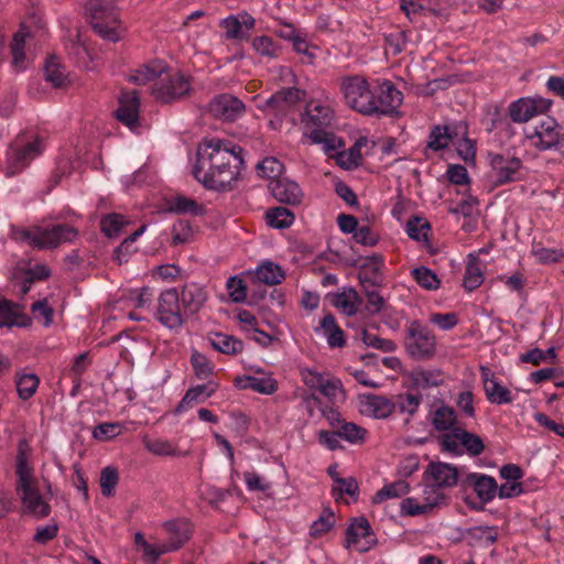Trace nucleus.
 I'll return each instance as SVG.
<instances>
[{"instance_id": "f257e3e1", "label": "nucleus", "mask_w": 564, "mask_h": 564, "mask_svg": "<svg viewBox=\"0 0 564 564\" xmlns=\"http://www.w3.org/2000/svg\"><path fill=\"white\" fill-rule=\"evenodd\" d=\"M242 154L243 149L229 140H204L197 149L193 175L206 189L232 191L243 167Z\"/></svg>"}, {"instance_id": "f03ea898", "label": "nucleus", "mask_w": 564, "mask_h": 564, "mask_svg": "<svg viewBox=\"0 0 564 564\" xmlns=\"http://www.w3.org/2000/svg\"><path fill=\"white\" fill-rule=\"evenodd\" d=\"M25 441L19 444V453L17 456V491L21 492V501L23 512L35 518H46L51 513V506L44 501L36 481L32 476V469L28 465V458L22 449Z\"/></svg>"}, {"instance_id": "7ed1b4c3", "label": "nucleus", "mask_w": 564, "mask_h": 564, "mask_svg": "<svg viewBox=\"0 0 564 564\" xmlns=\"http://www.w3.org/2000/svg\"><path fill=\"white\" fill-rule=\"evenodd\" d=\"M77 236V229L67 224L12 228L11 232L12 239L26 242L37 249H54L61 243L72 242Z\"/></svg>"}, {"instance_id": "20e7f679", "label": "nucleus", "mask_w": 564, "mask_h": 564, "mask_svg": "<svg viewBox=\"0 0 564 564\" xmlns=\"http://www.w3.org/2000/svg\"><path fill=\"white\" fill-rule=\"evenodd\" d=\"M85 13L94 31L104 40L118 42L119 15L112 0H87Z\"/></svg>"}, {"instance_id": "39448f33", "label": "nucleus", "mask_w": 564, "mask_h": 564, "mask_svg": "<svg viewBox=\"0 0 564 564\" xmlns=\"http://www.w3.org/2000/svg\"><path fill=\"white\" fill-rule=\"evenodd\" d=\"M404 348L415 360H429L436 352L435 337L419 321H413L405 330Z\"/></svg>"}, {"instance_id": "423d86ee", "label": "nucleus", "mask_w": 564, "mask_h": 564, "mask_svg": "<svg viewBox=\"0 0 564 564\" xmlns=\"http://www.w3.org/2000/svg\"><path fill=\"white\" fill-rule=\"evenodd\" d=\"M347 105L357 112L368 116L375 111V93L370 90L369 83L360 76H350L343 79L340 85Z\"/></svg>"}, {"instance_id": "0eeeda50", "label": "nucleus", "mask_w": 564, "mask_h": 564, "mask_svg": "<svg viewBox=\"0 0 564 564\" xmlns=\"http://www.w3.org/2000/svg\"><path fill=\"white\" fill-rule=\"evenodd\" d=\"M422 480L425 484L424 495L433 497L435 494H443L442 489L457 485L458 470L447 463L431 462L423 473Z\"/></svg>"}, {"instance_id": "6e6552de", "label": "nucleus", "mask_w": 564, "mask_h": 564, "mask_svg": "<svg viewBox=\"0 0 564 564\" xmlns=\"http://www.w3.org/2000/svg\"><path fill=\"white\" fill-rule=\"evenodd\" d=\"M43 151V141L35 137L32 141H25L21 135L10 145L8 155V174L13 175L26 167L32 160Z\"/></svg>"}, {"instance_id": "1a4fd4ad", "label": "nucleus", "mask_w": 564, "mask_h": 564, "mask_svg": "<svg viewBox=\"0 0 564 564\" xmlns=\"http://www.w3.org/2000/svg\"><path fill=\"white\" fill-rule=\"evenodd\" d=\"M155 316L164 327L172 330H177L185 324L186 317L181 310L176 289H167L160 294Z\"/></svg>"}, {"instance_id": "9d476101", "label": "nucleus", "mask_w": 564, "mask_h": 564, "mask_svg": "<svg viewBox=\"0 0 564 564\" xmlns=\"http://www.w3.org/2000/svg\"><path fill=\"white\" fill-rule=\"evenodd\" d=\"M191 82L181 73L169 74L155 83L152 95L162 104H172L191 94Z\"/></svg>"}, {"instance_id": "9b49d317", "label": "nucleus", "mask_w": 564, "mask_h": 564, "mask_svg": "<svg viewBox=\"0 0 564 564\" xmlns=\"http://www.w3.org/2000/svg\"><path fill=\"white\" fill-rule=\"evenodd\" d=\"M488 161L495 176L496 186L522 180L520 171L523 163L519 158L490 152L488 153Z\"/></svg>"}, {"instance_id": "f8f14e48", "label": "nucleus", "mask_w": 564, "mask_h": 564, "mask_svg": "<svg viewBox=\"0 0 564 564\" xmlns=\"http://www.w3.org/2000/svg\"><path fill=\"white\" fill-rule=\"evenodd\" d=\"M305 93L295 87L282 88L269 97L258 108L268 116H274L282 119L290 109L302 101Z\"/></svg>"}, {"instance_id": "ddd939ff", "label": "nucleus", "mask_w": 564, "mask_h": 564, "mask_svg": "<svg viewBox=\"0 0 564 564\" xmlns=\"http://www.w3.org/2000/svg\"><path fill=\"white\" fill-rule=\"evenodd\" d=\"M403 100V94L390 80H383L377 93H375V111H369L368 116H388L399 115V107Z\"/></svg>"}, {"instance_id": "4468645a", "label": "nucleus", "mask_w": 564, "mask_h": 564, "mask_svg": "<svg viewBox=\"0 0 564 564\" xmlns=\"http://www.w3.org/2000/svg\"><path fill=\"white\" fill-rule=\"evenodd\" d=\"M208 110L213 117L232 122L243 115L246 106L242 100L234 95L220 94L210 100Z\"/></svg>"}, {"instance_id": "2eb2a0df", "label": "nucleus", "mask_w": 564, "mask_h": 564, "mask_svg": "<svg viewBox=\"0 0 564 564\" xmlns=\"http://www.w3.org/2000/svg\"><path fill=\"white\" fill-rule=\"evenodd\" d=\"M550 106V100L520 98L510 104L509 117L513 122L523 123L529 121L533 116L544 112Z\"/></svg>"}, {"instance_id": "dca6fc26", "label": "nucleus", "mask_w": 564, "mask_h": 564, "mask_svg": "<svg viewBox=\"0 0 564 564\" xmlns=\"http://www.w3.org/2000/svg\"><path fill=\"white\" fill-rule=\"evenodd\" d=\"M140 98L137 90L121 91L116 118L130 129L139 126Z\"/></svg>"}, {"instance_id": "f3484780", "label": "nucleus", "mask_w": 564, "mask_h": 564, "mask_svg": "<svg viewBox=\"0 0 564 564\" xmlns=\"http://www.w3.org/2000/svg\"><path fill=\"white\" fill-rule=\"evenodd\" d=\"M269 189L278 202L292 206L300 205L304 196L299 184L288 177L270 181Z\"/></svg>"}, {"instance_id": "a211bd4d", "label": "nucleus", "mask_w": 564, "mask_h": 564, "mask_svg": "<svg viewBox=\"0 0 564 564\" xmlns=\"http://www.w3.org/2000/svg\"><path fill=\"white\" fill-rule=\"evenodd\" d=\"M163 527L167 534L164 543L170 552L181 549L192 536V524L186 519L169 520Z\"/></svg>"}, {"instance_id": "6ab92c4d", "label": "nucleus", "mask_w": 564, "mask_h": 564, "mask_svg": "<svg viewBox=\"0 0 564 564\" xmlns=\"http://www.w3.org/2000/svg\"><path fill=\"white\" fill-rule=\"evenodd\" d=\"M394 411L393 400L378 394H364L360 398V412L376 419H387Z\"/></svg>"}, {"instance_id": "aec40b11", "label": "nucleus", "mask_w": 564, "mask_h": 564, "mask_svg": "<svg viewBox=\"0 0 564 564\" xmlns=\"http://www.w3.org/2000/svg\"><path fill=\"white\" fill-rule=\"evenodd\" d=\"M207 300V292L204 286L191 282L182 288L180 302L184 308L185 316L194 315L200 311Z\"/></svg>"}, {"instance_id": "412c9836", "label": "nucleus", "mask_w": 564, "mask_h": 564, "mask_svg": "<svg viewBox=\"0 0 564 564\" xmlns=\"http://www.w3.org/2000/svg\"><path fill=\"white\" fill-rule=\"evenodd\" d=\"M558 128L556 121L549 117L535 127L534 134L530 138L538 137L539 143H536V147L540 150L545 151L556 148L564 140Z\"/></svg>"}, {"instance_id": "4be33fe9", "label": "nucleus", "mask_w": 564, "mask_h": 564, "mask_svg": "<svg viewBox=\"0 0 564 564\" xmlns=\"http://www.w3.org/2000/svg\"><path fill=\"white\" fill-rule=\"evenodd\" d=\"M447 496L445 494L424 495V502L419 503L414 498H405L401 502V513L406 516H419L427 513L433 510L434 507L445 505Z\"/></svg>"}, {"instance_id": "5701e85b", "label": "nucleus", "mask_w": 564, "mask_h": 564, "mask_svg": "<svg viewBox=\"0 0 564 564\" xmlns=\"http://www.w3.org/2000/svg\"><path fill=\"white\" fill-rule=\"evenodd\" d=\"M464 482L474 488L481 503L491 501L497 495L498 485L491 476L471 473L467 475Z\"/></svg>"}, {"instance_id": "b1692460", "label": "nucleus", "mask_w": 564, "mask_h": 564, "mask_svg": "<svg viewBox=\"0 0 564 564\" xmlns=\"http://www.w3.org/2000/svg\"><path fill=\"white\" fill-rule=\"evenodd\" d=\"M347 535V546L351 543L356 544L360 539H365L367 546L360 549L361 552H366L370 546L377 543L375 538V533L370 527L369 521L365 517H359L354 519L351 524L348 527L346 531Z\"/></svg>"}, {"instance_id": "393cba45", "label": "nucleus", "mask_w": 564, "mask_h": 564, "mask_svg": "<svg viewBox=\"0 0 564 564\" xmlns=\"http://www.w3.org/2000/svg\"><path fill=\"white\" fill-rule=\"evenodd\" d=\"M218 387L219 386L217 382L210 380L204 384L189 388L176 406L175 412L180 413L193 406L195 403L204 402L207 398L217 391Z\"/></svg>"}, {"instance_id": "a878e982", "label": "nucleus", "mask_w": 564, "mask_h": 564, "mask_svg": "<svg viewBox=\"0 0 564 564\" xmlns=\"http://www.w3.org/2000/svg\"><path fill=\"white\" fill-rule=\"evenodd\" d=\"M383 264L384 260L381 254H372L368 257L366 262L360 264V271L358 274L360 283H369L371 286L379 285Z\"/></svg>"}, {"instance_id": "bb28decb", "label": "nucleus", "mask_w": 564, "mask_h": 564, "mask_svg": "<svg viewBox=\"0 0 564 564\" xmlns=\"http://www.w3.org/2000/svg\"><path fill=\"white\" fill-rule=\"evenodd\" d=\"M235 384L239 389H250L262 394H273L278 390V382L271 377L257 378L252 376L237 377Z\"/></svg>"}, {"instance_id": "cd10ccee", "label": "nucleus", "mask_w": 564, "mask_h": 564, "mask_svg": "<svg viewBox=\"0 0 564 564\" xmlns=\"http://www.w3.org/2000/svg\"><path fill=\"white\" fill-rule=\"evenodd\" d=\"M484 282L481 261L479 257L469 253L463 279V286L468 292L478 289Z\"/></svg>"}, {"instance_id": "c85d7f7f", "label": "nucleus", "mask_w": 564, "mask_h": 564, "mask_svg": "<svg viewBox=\"0 0 564 564\" xmlns=\"http://www.w3.org/2000/svg\"><path fill=\"white\" fill-rule=\"evenodd\" d=\"M321 328L327 338V344L332 348H341L346 345V338L343 329L336 324L333 314L325 315L319 323Z\"/></svg>"}, {"instance_id": "c756f323", "label": "nucleus", "mask_w": 564, "mask_h": 564, "mask_svg": "<svg viewBox=\"0 0 564 564\" xmlns=\"http://www.w3.org/2000/svg\"><path fill=\"white\" fill-rule=\"evenodd\" d=\"M208 339L214 349L226 355L240 354L245 347L242 340L223 333H215Z\"/></svg>"}, {"instance_id": "7c9ffc66", "label": "nucleus", "mask_w": 564, "mask_h": 564, "mask_svg": "<svg viewBox=\"0 0 564 564\" xmlns=\"http://www.w3.org/2000/svg\"><path fill=\"white\" fill-rule=\"evenodd\" d=\"M169 210L178 215L189 214L194 216H202L205 214L206 208L195 199L178 195L169 202Z\"/></svg>"}, {"instance_id": "2f4dec72", "label": "nucleus", "mask_w": 564, "mask_h": 564, "mask_svg": "<svg viewBox=\"0 0 564 564\" xmlns=\"http://www.w3.org/2000/svg\"><path fill=\"white\" fill-rule=\"evenodd\" d=\"M295 215L283 206L272 207L265 212L267 224L276 229H285L292 226Z\"/></svg>"}, {"instance_id": "473e14b6", "label": "nucleus", "mask_w": 564, "mask_h": 564, "mask_svg": "<svg viewBox=\"0 0 564 564\" xmlns=\"http://www.w3.org/2000/svg\"><path fill=\"white\" fill-rule=\"evenodd\" d=\"M44 73L45 79L55 88H62L69 83L68 77L64 72V67L61 65L56 56L47 58L44 65Z\"/></svg>"}, {"instance_id": "72a5a7b5", "label": "nucleus", "mask_w": 564, "mask_h": 564, "mask_svg": "<svg viewBox=\"0 0 564 564\" xmlns=\"http://www.w3.org/2000/svg\"><path fill=\"white\" fill-rule=\"evenodd\" d=\"M254 278L258 282H262L267 285H275L284 280L285 274L280 265L265 262L257 269Z\"/></svg>"}, {"instance_id": "f704fd0d", "label": "nucleus", "mask_w": 564, "mask_h": 564, "mask_svg": "<svg viewBox=\"0 0 564 564\" xmlns=\"http://www.w3.org/2000/svg\"><path fill=\"white\" fill-rule=\"evenodd\" d=\"M455 436L458 437L459 444L464 446L466 452L471 456H478L485 449L484 442L477 434L456 427Z\"/></svg>"}, {"instance_id": "c9c22d12", "label": "nucleus", "mask_w": 564, "mask_h": 564, "mask_svg": "<svg viewBox=\"0 0 564 564\" xmlns=\"http://www.w3.org/2000/svg\"><path fill=\"white\" fill-rule=\"evenodd\" d=\"M486 399L492 404H508L512 402L511 392L499 380L491 381L485 389Z\"/></svg>"}, {"instance_id": "e433bc0d", "label": "nucleus", "mask_w": 564, "mask_h": 564, "mask_svg": "<svg viewBox=\"0 0 564 564\" xmlns=\"http://www.w3.org/2000/svg\"><path fill=\"white\" fill-rule=\"evenodd\" d=\"M410 491V485L406 481L399 480L381 488L372 498L373 503H380L390 498H398Z\"/></svg>"}, {"instance_id": "4c0bfd02", "label": "nucleus", "mask_w": 564, "mask_h": 564, "mask_svg": "<svg viewBox=\"0 0 564 564\" xmlns=\"http://www.w3.org/2000/svg\"><path fill=\"white\" fill-rule=\"evenodd\" d=\"M451 142V127L435 126L429 135L427 148L433 151H441L448 147Z\"/></svg>"}, {"instance_id": "58836bf2", "label": "nucleus", "mask_w": 564, "mask_h": 564, "mask_svg": "<svg viewBox=\"0 0 564 564\" xmlns=\"http://www.w3.org/2000/svg\"><path fill=\"white\" fill-rule=\"evenodd\" d=\"M129 221L120 214H109L101 218V231L109 238L117 237L121 229L128 225Z\"/></svg>"}, {"instance_id": "ea45409f", "label": "nucleus", "mask_w": 564, "mask_h": 564, "mask_svg": "<svg viewBox=\"0 0 564 564\" xmlns=\"http://www.w3.org/2000/svg\"><path fill=\"white\" fill-rule=\"evenodd\" d=\"M40 379L35 373L17 375V390L22 400H29L36 392Z\"/></svg>"}, {"instance_id": "a19ab883", "label": "nucleus", "mask_w": 564, "mask_h": 564, "mask_svg": "<svg viewBox=\"0 0 564 564\" xmlns=\"http://www.w3.org/2000/svg\"><path fill=\"white\" fill-rule=\"evenodd\" d=\"M440 371H430V370H414L409 377L412 381L413 387H437L442 384L443 380L440 378Z\"/></svg>"}, {"instance_id": "79ce46f5", "label": "nucleus", "mask_w": 564, "mask_h": 564, "mask_svg": "<svg viewBox=\"0 0 564 564\" xmlns=\"http://www.w3.org/2000/svg\"><path fill=\"white\" fill-rule=\"evenodd\" d=\"M354 300H359V296L356 290L350 289L349 294L344 292L333 294L330 302L335 307L341 308L348 316H352L357 313Z\"/></svg>"}, {"instance_id": "37998d69", "label": "nucleus", "mask_w": 564, "mask_h": 564, "mask_svg": "<svg viewBox=\"0 0 564 564\" xmlns=\"http://www.w3.org/2000/svg\"><path fill=\"white\" fill-rule=\"evenodd\" d=\"M412 276L416 283L425 290H437L441 281L436 273L426 267H419L412 270Z\"/></svg>"}, {"instance_id": "c03bdc74", "label": "nucleus", "mask_w": 564, "mask_h": 564, "mask_svg": "<svg viewBox=\"0 0 564 564\" xmlns=\"http://www.w3.org/2000/svg\"><path fill=\"white\" fill-rule=\"evenodd\" d=\"M257 170L261 176L273 181L281 178V174L284 171V165L276 158L269 156L257 164Z\"/></svg>"}, {"instance_id": "a18cd8bd", "label": "nucleus", "mask_w": 564, "mask_h": 564, "mask_svg": "<svg viewBox=\"0 0 564 564\" xmlns=\"http://www.w3.org/2000/svg\"><path fill=\"white\" fill-rule=\"evenodd\" d=\"M431 230L429 221L421 217L413 216L406 223V232L409 237L416 241H426L427 232Z\"/></svg>"}, {"instance_id": "49530a36", "label": "nucleus", "mask_w": 564, "mask_h": 564, "mask_svg": "<svg viewBox=\"0 0 564 564\" xmlns=\"http://www.w3.org/2000/svg\"><path fill=\"white\" fill-rule=\"evenodd\" d=\"M456 423V413L447 405L440 406L433 417V425L437 431H448Z\"/></svg>"}, {"instance_id": "de8ad7c7", "label": "nucleus", "mask_w": 564, "mask_h": 564, "mask_svg": "<svg viewBox=\"0 0 564 564\" xmlns=\"http://www.w3.org/2000/svg\"><path fill=\"white\" fill-rule=\"evenodd\" d=\"M335 523V514L329 508H325L323 513L315 520L310 530V534L313 538H319L327 533Z\"/></svg>"}, {"instance_id": "09e8293b", "label": "nucleus", "mask_w": 564, "mask_h": 564, "mask_svg": "<svg viewBox=\"0 0 564 564\" xmlns=\"http://www.w3.org/2000/svg\"><path fill=\"white\" fill-rule=\"evenodd\" d=\"M421 402L422 397L412 393L399 394L393 401L394 410H398L400 413H408L411 416L416 413Z\"/></svg>"}, {"instance_id": "8fccbe9b", "label": "nucleus", "mask_w": 564, "mask_h": 564, "mask_svg": "<svg viewBox=\"0 0 564 564\" xmlns=\"http://www.w3.org/2000/svg\"><path fill=\"white\" fill-rule=\"evenodd\" d=\"M338 436L349 443H361L365 441L367 431L352 422L344 421L336 430Z\"/></svg>"}, {"instance_id": "3c124183", "label": "nucleus", "mask_w": 564, "mask_h": 564, "mask_svg": "<svg viewBox=\"0 0 564 564\" xmlns=\"http://www.w3.org/2000/svg\"><path fill=\"white\" fill-rule=\"evenodd\" d=\"M119 476L118 470L112 466H107L100 471V489L105 497H111L115 494V488L118 485Z\"/></svg>"}, {"instance_id": "603ef678", "label": "nucleus", "mask_w": 564, "mask_h": 564, "mask_svg": "<svg viewBox=\"0 0 564 564\" xmlns=\"http://www.w3.org/2000/svg\"><path fill=\"white\" fill-rule=\"evenodd\" d=\"M361 340L368 346L381 350L383 352H392L397 349V345L391 339L381 338L367 329L361 330Z\"/></svg>"}, {"instance_id": "864d4df0", "label": "nucleus", "mask_w": 564, "mask_h": 564, "mask_svg": "<svg viewBox=\"0 0 564 564\" xmlns=\"http://www.w3.org/2000/svg\"><path fill=\"white\" fill-rule=\"evenodd\" d=\"M163 73V67H152L150 65H143L135 69L132 75L128 77V80L135 85H145L149 82L156 79Z\"/></svg>"}, {"instance_id": "5fc2aeb1", "label": "nucleus", "mask_w": 564, "mask_h": 564, "mask_svg": "<svg viewBox=\"0 0 564 564\" xmlns=\"http://www.w3.org/2000/svg\"><path fill=\"white\" fill-rule=\"evenodd\" d=\"M191 364L193 366L195 376L198 379H207L213 373V365L209 362L205 355L198 352L197 350L193 351L191 356Z\"/></svg>"}, {"instance_id": "6e6d98bb", "label": "nucleus", "mask_w": 564, "mask_h": 564, "mask_svg": "<svg viewBox=\"0 0 564 564\" xmlns=\"http://www.w3.org/2000/svg\"><path fill=\"white\" fill-rule=\"evenodd\" d=\"M26 34L23 29H20L12 39L10 44V52L12 54V63L14 66H20L25 59L24 46Z\"/></svg>"}, {"instance_id": "4d7b16f0", "label": "nucleus", "mask_w": 564, "mask_h": 564, "mask_svg": "<svg viewBox=\"0 0 564 564\" xmlns=\"http://www.w3.org/2000/svg\"><path fill=\"white\" fill-rule=\"evenodd\" d=\"M307 123L312 124L314 129L310 133V139L315 144H322L327 141V138L330 135L327 133L322 127L326 123L325 119L322 120L318 116L310 115L307 117Z\"/></svg>"}, {"instance_id": "13d9d810", "label": "nucleus", "mask_w": 564, "mask_h": 564, "mask_svg": "<svg viewBox=\"0 0 564 564\" xmlns=\"http://www.w3.org/2000/svg\"><path fill=\"white\" fill-rule=\"evenodd\" d=\"M229 295L235 303H242L247 299V288L243 280L230 276L227 281Z\"/></svg>"}, {"instance_id": "bf43d9fd", "label": "nucleus", "mask_w": 564, "mask_h": 564, "mask_svg": "<svg viewBox=\"0 0 564 564\" xmlns=\"http://www.w3.org/2000/svg\"><path fill=\"white\" fill-rule=\"evenodd\" d=\"M362 162V155L358 147H351L348 151L338 154V164L347 170L357 167Z\"/></svg>"}, {"instance_id": "052dcab7", "label": "nucleus", "mask_w": 564, "mask_h": 564, "mask_svg": "<svg viewBox=\"0 0 564 564\" xmlns=\"http://www.w3.org/2000/svg\"><path fill=\"white\" fill-rule=\"evenodd\" d=\"M120 429L119 423H101L94 429L93 436L98 441L110 440L120 434Z\"/></svg>"}, {"instance_id": "680f3d73", "label": "nucleus", "mask_w": 564, "mask_h": 564, "mask_svg": "<svg viewBox=\"0 0 564 564\" xmlns=\"http://www.w3.org/2000/svg\"><path fill=\"white\" fill-rule=\"evenodd\" d=\"M221 28L226 30L227 39H245V35L241 31L242 23L235 15L227 17L220 22Z\"/></svg>"}, {"instance_id": "e2e57ef3", "label": "nucleus", "mask_w": 564, "mask_h": 564, "mask_svg": "<svg viewBox=\"0 0 564 564\" xmlns=\"http://www.w3.org/2000/svg\"><path fill=\"white\" fill-rule=\"evenodd\" d=\"M448 181L455 185H466L470 183L467 169L460 164H451L447 169Z\"/></svg>"}, {"instance_id": "0e129e2a", "label": "nucleus", "mask_w": 564, "mask_h": 564, "mask_svg": "<svg viewBox=\"0 0 564 564\" xmlns=\"http://www.w3.org/2000/svg\"><path fill=\"white\" fill-rule=\"evenodd\" d=\"M335 482L337 484V486L333 488V492L335 494V491H338V496L346 494L351 497H355L359 491L358 484L354 477H336Z\"/></svg>"}, {"instance_id": "69168bd1", "label": "nucleus", "mask_w": 564, "mask_h": 564, "mask_svg": "<svg viewBox=\"0 0 564 564\" xmlns=\"http://www.w3.org/2000/svg\"><path fill=\"white\" fill-rule=\"evenodd\" d=\"M533 254L541 263L558 262L564 258V253L557 249L534 248Z\"/></svg>"}, {"instance_id": "338daca9", "label": "nucleus", "mask_w": 564, "mask_h": 564, "mask_svg": "<svg viewBox=\"0 0 564 564\" xmlns=\"http://www.w3.org/2000/svg\"><path fill=\"white\" fill-rule=\"evenodd\" d=\"M145 448L155 455H172L173 447L170 442L161 440H150L145 437L143 440Z\"/></svg>"}, {"instance_id": "774afa93", "label": "nucleus", "mask_w": 564, "mask_h": 564, "mask_svg": "<svg viewBox=\"0 0 564 564\" xmlns=\"http://www.w3.org/2000/svg\"><path fill=\"white\" fill-rule=\"evenodd\" d=\"M354 238L358 243L369 247L376 246L379 241V236L375 234L369 226L357 228Z\"/></svg>"}]
</instances>
